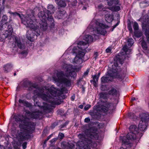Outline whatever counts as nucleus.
<instances>
[{
    "mask_svg": "<svg viewBox=\"0 0 149 149\" xmlns=\"http://www.w3.org/2000/svg\"><path fill=\"white\" fill-rule=\"evenodd\" d=\"M25 83L26 84V86L29 88V90L36 88L34 90V94L40 97L45 101L49 102L52 104H56L57 102L60 98V96L63 93H66L68 90L64 87L58 90L53 86L48 87L45 86L42 89L36 88L37 86L31 82L26 81Z\"/></svg>",
    "mask_w": 149,
    "mask_h": 149,
    "instance_id": "1",
    "label": "nucleus"
},
{
    "mask_svg": "<svg viewBox=\"0 0 149 149\" xmlns=\"http://www.w3.org/2000/svg\"><path fill=\"white\" fill-rule=\"evenodd\" d=\"M16 121H19V130H17L16 136L21 141L28 139L30 134L33 132L35 129V124L30 121L26 116L18 115L15 116Z\"/></svg>",
    "mask_w": 149,
    "mask_h": 149,
    "instance_id": "2",
    "label": "nucleus"
},
{
    "mask_svg": "<svg viewBox=\"0 0 149 149\" xmlns=\"http://www.w3.org/2000/svg\"><path fill=\"white\" fill-rule=\"evenodd\" d=\"M63 69L66 70L65 74L66 77H64V74L63 72H59L56 74L57 78L55 81L67 86H69L71 84L70 77L74 78L76 76V72L71 65L64 64L63 65Z\"/></svg>",
    "mask_w": 149,
    "mask_h": 149,
    "instance_id": "3",
    "label": "nucleus"
},
{
    "mask_svg": "<svg viewBox=\"0 0 149 149\" xmlns=\"http://www.w3.org/2000/svg\"><path fill=\"white\" fill-rule=\"evenodd\" d=\"M79 138L81 141L77 143V145L80 149L83 148L84 149H90L91 147H93L94 143L91 139H98V134L93 132H91V130L87 129L84 133L79 134Z\"/></svg>",
    "mask_w": 149,
    "mask_h": 149,
    "instance_id": "4",
    "label": "nucleus"
},
{
    "mask_svg": "<svg viewBox=\"0 0 149 149\" xmlns=\"http://www.w3.org/2000/svg\"><path fill=\"white\" fill-rule=\"evenodd\" d=\"M130 132L128 133L127 136H124L122 138V146L128 148L134 149L135 144L134 146L130 143V140H134L136 139L138 140L143 135V134L139 132L138 128L135 125H132L129 128Z\"/></svg>",
    "mask_w": 149,
    "mask_h": 149,
    "instance_id": "5",
    "label": "nucleus"
},
{
    "mask_svg": "<svg viewBox=\"0 0 149 149\" xmlns=\"http://www.w3.org/2000/svg\"><path fill=\"white\" fill-rule=\"evenodd\" d=\"M47 10L44 12H41L39 13V17L41 21L40 22V28L44 31L46 30L48 28L47 23L46 22V19L51 21L53 24V19L52 16V13L50 11H51L52 13H54L55 10L54 6L51 4L49 5Z\"/></svg>",
    "mask_w": 149,
    "mask_h": 149,
    "instance_id": "6",
    "label": "nucleus"
},
{
    "mask_svg": "<svg viewBox=\"0 0 149 149\" xmlns=\"http://www.w3.org/2000/svg\"><path fill=\"white\" fill-rule=\"evenodd\" d=\"M25 18L24 20H22L23 23L26 25L27 27L29 28L30 30H28L26 33V37L27 38L31 41H33L35 39V34L36 36H39L40 33L39 27L36 25L34 22L33 21L31 20L30 22Z\"/></svg>",
    "mask_w": 149,
    "mask_h": 149,
    "instance_id": "7",
    "label": "nucleus"
},
{
    "mask_svg": "<svg viewBox=\"0 0 149 149\" xmlns=\"http://www.w3.org/2000/svg\"><path fill=\"white\" fill-rule=\"evenodd\" d=\"M118 68L117 63H114V64L112 65V68L107 72L108 76H103L101 78L102 82L105 83L111 81L113 78L115 77L117 75Z\"/></svg>",
    "mask_w": 149,
    "mask_h": 149,
    "instance_id": "8",
    "label": "nucleus"
},
{
    "mask_svg": "<svg viewBox=\"0 0 149 149\" xmlns=\"http://www.w3.org/2000/svg\"><path fill=\"white\" fill-rule=\"evenodd\" d=\"M88 27L92 28L97 33L104 35L107 33L105 29L107 26L97 21L92 22Z\"/></svg>",
    "mask_w": 149,
    "mask_h": 149,
    "instance_id": "9",
    "label": "nucleus"
},
{
    "mask_svg": "<svg viewBox=\"0 0 149 149\" xmlns=\"http://www.w3.org/2000/svg\"><path fill=\"white\" fill-rule=\"evenodd\" d=\"M83 39L86 41L85 42L83 41H81L78 43L77 46L73 48V50L75 52H77V51H75V49H79L82 51L86 49L88 46V44L93 41V36L86 35L85 36Z\"/></svg>",
    "mask_w": 149,
    "mask_h": 149,
    "instance_id": "10",
    "label": "nucleus"
},
{
    "mask_svg": "<svg viewBox=\"0 0 149 149\" xmlns=\"http://www.w3.org/2000/svg\"><path fill=\"white\" fill-rule=\"evenodd\" d=\"M101 104L100 105L97 110L104 113H111L115 108L113 105L106 100H101Z\"/></svg>",
    "mask_w": 149,
    "mask_h": 149,
    "instance_id": "11",
    "label": "nucleus"
},
{
    "mask_svg": "<svg viewBox=\"0 0 149 149\" xmlns=\"http://www.w3.org/2000/svg\"><path fill=\"white\" fill-rule=\"evenodd\" d=\"M79 49H75V51H77V52H75L73 49V51L74 53L77 54L76 56L74 58L73 61L74 64H77L76 65L80 68L81 67V66L80 65L83 62V60L82 59L83 57L85 54V52L82 51H80L79 50Z\"/></svg>",
    "mask_w": 149,
    "mask_h": 149,
    "instance_id": "12",
    "label": "nucleus"
},
{
    "mask_svg": "<svg viewBox=\"0 0 149 149\" xmlns=\"http://www.w3.org/2000/svg\"><path fill=\"white\" fill-rule=\"evenodd\" d=\"M7 23V22L6 20L5 19L3 20L2 19L1 23V25H0V29L1 30L3 28L4 26H7L8 30L7 31L8 32V33H6V34L8 36L11 35L13 29L12 26L11 25H9L8 26Z\"/></svg>",
    "mask_w": 149,
    "mask_h": 149,
    "instance_id": "13",
    "label": "nucleus"
},
{
    "mask_svg": "<svg viewBox=\"0 0 149 149\" xmlns=\"http://www.w3.org/2000/svg\"><path fill=\"white\" fill-rule=\"evenodd\" d=\"M26 113L29 114V116H30L31 118L37 119L39 118L42 116V111H35L32 113L30 111L27 112Z\"/></svg>",
    "mask_w": 149,
    "mask_h": 149,
    "instance_id": "14",
    "label": "nucleus"
},
{
    "mask_svg": "<svg viewBox=\"0 0 149 149\" xmlns=\"http://www.w3.org/2000/svg\"><path fill=\"white\" fill-rule=\"evenodd\" d=\"M143 28L146 29L145 35L148 42L149 43V23L146 25L145 23H143Z\"/></svg>",
    "mask_w": 149,
    "mask_h": 149,
    "instance_id": "15",
    "label": "nucleus"
},
{
    "mask_svg": "<svg viewBox=\"0 0 149 149\" xmlns=\"http://www.w3.org/2000/svg\"><path fill=\"white\" fill-rule=\"evenodd\" d=\"M43 103L44 105L42 106L41 108V110H42L43 111L42 112L47 113L50 112L52 110L51 106L47 104H44V103Z\"/></svg>",
    "mask_w": 149,
    "mask_h": 149,
    "instance_id": "16",
    "label": "nucleus"
},
{
    "mask_svg": "<svg viewBox=\"0 0 149 149\" xmlns=\"http://www.w3.org/2000/svg\"><path fill=\"white\" fill-rule=\"evenodd\" d=\"M141 121L148 122L149 121V114L148 113H142L140 114Z\"/></svg>",
    "mask_w": 149,
    "mask_h": 149,
    "instance_id": "17",
    "label": "nucleus"
},
{
    "mask_svg": "<svg viewBox=\"0 0 149 149\" xmlns=\"http://www.w3.org/2000/svg\"><path fill=\"white\" fill-rule=\"evenodd\" d=\"M148 122L140 120L138 126L139 130L143 131L145 130Z\"/></svg>",
    "mask_w": 149,
    "mask_h": 149,
    "instance_id": "18",
    "label": "nucleus"
},
{
    "mask_svg": "<svg viewBox=\"0 0 149 149\" xmlns=\"http://www.w3.org/2000/svg\"><path fill=\"white\" fill-rule=\"evenodd\" d=\"M12 66L11 64H7L3 67V70L6 73L9 72L11 70Z\"/></svg>",
    "mask_w": 149,
    "mask_h": 149,
    "instance_id": "19",
    "label": "nucleus"
},
{
    "mask_svg": "<svg viewBox=\"0 0 149 149\" xmlns=\"http://www.w3.org/2000/svg\"><path fill=\"white\" fill-rule=\"evenodd\" d=\"M17 15L21 18L22 21L23 23L22 20H24L25 18H27V19L28 20L29 22L31 20L33 21V19H34V17L33 15H27L26 16L24 17V18H21V16L19 14L17 13Z\"/></svg>",
    "mask_w": 149,
    "mask_h": 149,
    "instance_id": "20",
    "label": "nucleus"
},
{
    "mask_svg": "<svg viewBox=\"0 0 149 149\" xmlns=\"http://www.w3.org/2000/svg\"><path fill=\"white\" fill-rule=\"evenodd\" d=\"M113 19V15L107 14L105 15V20L108 23H111Z\"/></svg>",
    "mask_w": 149,
    "mask_h": 149,
    "instance_id": "21",
    "label": "nucleus"
},
{
    "mask_svg": "<svg viewBox=\"0 0 149 149\" xmlns=\"http://www.w3.org/2000/svg\"><path fill=\"white\" fill-rule=\"evenodd\" d=\"M15 45L17 46L19 48L22 49L24 46V45L22 43L20 40L18 38H15Z\"/></svg>",
    "mask_w": 149,
    "mask_h": 149,
    "instance_id": "22",
    "label": "nucleus"
},
{
    "mask_svg": "<svg viewBox=\"0 0 149 149\" xmlns=\"http://www.w3.org/2000/svg\"><path fill=\"white\" fill-rule=\"evenodd\" d=\"M19 103L22 104L24 106L29 107H31V104L24 100H22L19 99Z\"/></svg>",
    "mask_w": 149,
    "mask_h": 149,
    "instance_id": "23",
    "label": "nucleus"
},
{
    "mask_svg": "<svg viewBox=\"0 0 149 149\" xmlns=\"http://www.w3.org/2000/svg\"><path fill=\"white\" fill-rule=\"evenodd\" d=\"M108 94L113 96H116L118 95V92L115 89L112 88L109 91Z\"/></svg>",
    "mask_w": 149,
    "mask_h": 149,
    "instance_id": "24",
    "label": "nucleus"
},
{
    "mask_svg": "<svg viewBox=\"0 0 149 149\" xmlns=\"http://www.w3.org/2000/svg\"><path fill=\"white\" fill-rule=\"evenodd\" d=\"M100 98L104 100L108 98V94L107 93L102 92L99 94Z\"/></svg>",
    "mask_w": 149,
    "mask_h": 149,
    "instance_id": "25",
    "label": "nucleus"
},
{
    "mask_svg": "<svg viewBox=\"0 0 149 149\" xmlns=\"http://www.w3.org/2000/svg\"><path fill=\"white\" fill-rule=\"evenodd\" d=\"M118 0H108V4L109 6H111L113 4H118Z\"/></svg>",
    "mask_w": 149,
    "mask_h": 149,
    "instance_id": "26",
    "label": "nucleus"
},
{
    "mask_svg": "<svg viewBox=\"0 0 149 149\" xmlns=\"http://www.w3.org/2000/svg\"><path fill=\"white\" fill-rule=\"evenodd\" d=\"M57 13L58 16L57 18L60 19L66 13V12L63 10H60Z\"/></svg>",
    "mask_w": 149,
    "mask_h": 149,
    "instance_id": "27",
    "label": "nucleus"
},
{
    "mask_svg": "<svg viewBox=\"0 0 149 149\" xmlns=\"http://www.w3.org/2000/svg\"><path fill=\"white\" fill-rule=\"evenodd\" d=\"M58 4L61 7H65L66 5V4L64 1L60 0L58 3Z\"/></svg>",
    "mask_w": 149,
    "mask_h": 149,
    "instance_id": "28",
    "label": "nucleus"
},
{
    "mask_svg": "<svg viewBox=\"0 0 149 149\" xmlns=\"http://www.w3.org/2000/svg\"><path fill=\"white\" fill-rule=\"evenodd\" d=\"M127 43L128 45L130 47L132 46L134 43L133 40L132 38H130L128 39Z\"/></svg>",
    "mask_w": 149,
    "mask_h": 149,
    "instance_id": "29",
    "label": "nucleus"
},
{
    "mask_svg": "<svg viewBox=\"0 0 149 149\" xmlns=\"http://www.w3.org/2000/svg\"><path fill=\"white\" fill-rule=\"evenodd\" d=\"M92 78H93V80H91L90 82L92 83V81H96L97 82L98 80V77H97V75L96 74L92 76Z\"/></svg>",
    "mask_w": 149,
    "mask_h": 149,
    "instance_id": "30",
    "label": "nucleus"
},
{
    "mask_svg": "<svg viewBox=\"0 0 149 149\" xmlns=\"http://www.w3.org/2000/svg\"><path fill=\"white\" fill-rule=\"evenodd\" d=\"M133 27L134 30H137L138 29L139 25L138 23L136 22H134Z\"/></svg>",
    "mask_w": 149,
    "mask_h": 149,
    "instance_id": "31",
    "label": "nucleus"
},
{
    "mask_svg": "<svg viewBox=\"0 0 149 149\" xmlns=\"http://www.w3.org/2000/svg\"><path fill=\"white\" fill-rule=\"evenodd\" d=\"M141 46L144 49H147V46L146 42L144 40L142 41L141 43Z\"/></svg>",
    "mask_w": 149,
    "mask_h": 149,
    "instance_id": "32",
    "label": "nucleus"
},
{
    "mask_svg": "<svg viewBox=\"0 0 149 149\" xmlns=\"http://www.w3.org/2000/svg\"><path fill=\"white\" fill-rule=\"evenodd\" d=\"M120 8L119 6H117L112 7V9L113 11H117L120 10Z\"/></svg>",
    "mask_w": 149,
    "mask_h": 149,
    "instance_id": "33",
    "label": "nucleus"
},
{
    "mask_svg": "<svg viewBox=\"0 0 149 149\" xmlns=\"http://www.w3.org/2000/svg\"><path fill=\"white\" fill-rule=\"evenodd\" d=\"M91 107V105L90 104H87L86 106L84 107V109L85 111H87L88 109Z\"/></svg>",
    "mask_w": 149,
    "mask_h": 149,
    "instance_id": "34",
    "label": "nucleus"
},
{
    "mask_svg": "<svg viewBox=\"0 0 149 149\" xmlns=\"http://www.w3.org/2000/svg\"><path fill=\"white\" fill-rule=\"evenodd\" d=\"M58 137L60 138L61 139H62L64 137V135L63 133H59L58 134Z\"/></svg>",
    "mask_w": 149,
    "mask_h": 149,
    "instance_id": "35",
    "label": "nucleus"
},
{
    "mask_svg": "<svg viewBox=\"0 0 149 149\" xmlns=\"http://www.w3.org/2000/svg\"><path fill=\"white\" fill-rule=\"evenodd\" d=\"M27 142H24L22 144V146L23 148V149H25L26 147Z\"/></svg>",
    "mask_w": 149,
    "mask_h": 149,
    "instance_id": "36",
    "label": "nucleus"
},
{
    "mask_svg": "<svg viewBox=\"0 0 149 149\" xmlns=\"http://www.w3.org/2000/svg\"><path fill=\"white\" fill-rule=\"evenodd\" d=\"M90 119L89 118H87L84 119V122L85 123H88L90 122Z\"/></svg>",
    "mask_w": 149,
    "mask_h": 149,
    "instance_id": "37",
    "label": "nucleus"
},
{
    "mask_svg": "<svg viewBox=\"0 0 149 149\" xmlns=\"http://www.w3.org/2000/svg\"><path fill=\"white\" fill-rule=\"evenodd\" d=\"M128 28L130 31V32H132V27L131 25H129L128 26Z\"/></svg>",
    "mask_w": 149,
    "mask_h": 149,
    "instance_id": "38",
    "label": "nucleus"
},
{
    "mask_svg": "<svg viewBox=\"0 0 149 149\" xmlns=\"http://www.w3.org/2000/svg\"><path fill=\"white\" fill-rule=\"evenodd\" d=\"M51 137V135H49L47 137V139L44 141V144L46 143V142Z\"/></svg>",
    "mask_w": 149,
    "mask_h": 149,
    "instance_id": "39",
    "label": "nucleus"
},
{
    "mask_svg": "<svg viewBox=\"0 0 149 149\" xmlns=\"http://www.w3.org/2000/svg\"><path fill=\"white\" fill-rule=\"evenodd\" d=\"M111 51V49L110 48L108 47L106 50V52L107 53H109Z\"/></svg>",
    "mask_w": 149,
    "mask_h": 149,
    "instance_id": "40",
    "label": "nucleus"
},
{
    "mask_svg": "<svg viewBox=\"0 0 149 149\" xmlns=\"http://www.w3.org/2000/svg\"><path fill=\"white\" fill-rule=\"evenodd\" d=\"M57 140V139L56 138H54V139H52L50 141L52 143H54V142H55V141H56Z\"/></svg>",
    "mask_w": 149,
    "mask_h": 149,
    "instance_id": "41",
    "label": "nucleus"
},
{
    "mask_svg": "<svg viewBox=\"0 0 149 149\" xmlns=\"http://www.w3.org/2000/svg\"><path fill=\"white\" fill-rule=\"evenodd\" d=\"M75 95H73L71 96V100L73 101H74L75 99Z\"/></svg>",
    "mask_w": 149,
    "mask_h": 149,
    "instance_id": "42",
    "label": "nucleus"
},
{
    "mask_svg": "<svg viewBox=\"0 0 149 149\" xmlns=\"http://www.w3.org/2000/svg\"><path fill=\"white\" fill-rule=\"evenodd\" d=\"M134 113H131L129 114V116H130L131 118H133V115Z\"/></svg>",
    "mask_w": 149,
    "mask_h": 149,
    "instance_id": "43",
    "label": "nucleus"
},
{
    "mask_svg": "<svg viewBox=\"0 0 149 149\" xmlns=\"http://www.w3.org/2000/svg\"><path fill=\"white\" fill-rule=\"evenodd\" d=\"M123 49H124V50L125 52H126L127 50V47L126 46H124L123 47Z\"/></svg>",
    "mask_w": 149,
    "mask_h": 149,
    "instance_id": "44",
    "label": "nucleus"
},
{
    "mask_svg": "<svg viewBox=\"0 0 149 149\" xmlns=\"http://www.w3.org/2000/svg\"><path fill=\"white\" fill-rule=\"evenodd\" d=\"M96 81H92V82L94 86H96Z\"/></svg>",
    "mask_w": 149,
    "mask_h": 149,
    "instance_id": "45",
    "label": "nucleus"
},
{
    "mask_svg": "<svg viewBox=\"0 0 149 149\" xmlns=\"http://www.w3.org/2000/svg\"><path fill=\"white\" fill-rule=\"evenodd\" d=\"M79 108L81 109H82L83 108V106L81 105H80L79 106Z\"/></svg>",
    "mask_w": 149,
    "mask_h": 149,
    "instance_id": "46",
    "label": "nucleus"
},
{
    "mask_svg": "<svg viewBox=\"0 0 149 149\" xmlns=\"http://www.w3.org/2000/svg\"><path fill=\"white\" fill-rule=\"evenodd\" d=\"M100 72H99L98 73L97 75V77H98V78L100 75Z\"/></svg>",
    "mask_w": 149,
    "mask_h": 149,
    "instance_id": "47",
    "label": "nucleus"
},
{
    "mask_svg": "<svg viewBox=\"0 0 149 149\" xmlns=\"http://www.w3.org/2000/svg\"><path fill=\"white\" fill-rule=\"evenodd\" d=\"M118 24H119V23L118 22L114 26V28L116 27Z\"/></svg>",
    "mask_w": 149,
    "mask_h": 149,
    "instance_id": "48",
    "label": "nucleus"
},
{
    "mask_svg": "<svg viewBox=\"0 0 149 149\" xmlns=\"http://www.w3.org/2000/svg\"><path fill=\"white\" fill-rule=\"evenodd\" d=\"M135 100V98L134 97H133L132 98V101H134V100Z\"/></svg>",
    "mask_w": 149,
    "mask_h": 149,
    "instance_id": "49",
    "label": "nucleus"
},
{
    "mask_svg": "<svg viewBox=\"0 0 149 149\" xmlns=\"http://www.w3.org/2000/svg\"><path fill=\"white\" fill-rule=\"evenodd\" d=\"M88 74V72H86L84 73V75H87V74Z\"/></svg>",
    "mask_w": 149,
    "mask_h": 149,
    "instance_id": "50",
    "label": "nucleus"
},
{
    "mask_svg": "<svg viewBox=\"0 0 149 149\" xmlns=\"http://www.w3.org/2000/svg\"><path fill=\"white\" fill-rule=\"evenodd\" d=\"M98 53H97V52H96L95 54V55H96V56H97V54Z\"/></svg>",
    "mask_w": 149,
    "mask_h": 149,
    "instance_id": "51",
    "label": "nucleus"
},
{
    "mask_svg": "<svg viewBox=\"0 0 149 149\" xmlns=\"http://www.w3.org/2000/svg\"><path fill=\"white\" fill-rule=\"evenodd\" d=\"M98 7L99 8H101V6L100 5H99L98 6Z\"/></svg>",
    "mask_w": 149,
    "mask_h": 149,
    "instance_id": "52",
    "label": "nucleus"
},
{
    "mask_svg": "<svg viewBox=\"0 0 149 149\" xmlns=\"http://www.w3.org/2000/svg\"><path fill=\"white\" fill-rule=\"evenodd\" d=\"M14 76H15L16 75V73H14Z\"/></svg>",
    "mask_w": 149,
    "mask_h": 149,
    "instance_id": "53",
    "label": "nucleus"
},
{
    "mask_svg": "<svg viewBox=\"0 0 149 149\" xmlns=\"http://www.w3.org/2000/svg\"><path fill=\"white\" fill-rule=\"evenodd\" d=\"M138 37H139L140 36H138Z\"/></svg>",
    "mask_w": 149,
    "mask_h": 149,
    "instance_id": "54",
    "label": "nucleus"
},
{
    "mask_svg": "<svg viewBox=\"0 0 149 149\" xmlns=\"http://www.w3.org/2000/svg\"><path fill=\"white\" fill-rule=\"evenodd\" d=\"M136 36H137V35H136Z\"/></svg>",
    "mask_w": 149,
    "mask_h": 149,
    "instance_id": "55",
    "label": "nucleus"
},
{
    "mask_svg": "<svg viewBox=\"0 0 149 149\" xmlns=\"http://www.w3.org/2000/svg\"><path fill=\"white\" fill-rule=\"evenodd\" d=\"M136 36H137V35H136Z\"/></svg>",
    "mask_w": 149,
    "mask_h": 149,
    "instance_id": "56",
    "label": "nucleus"
}]
</instances>
